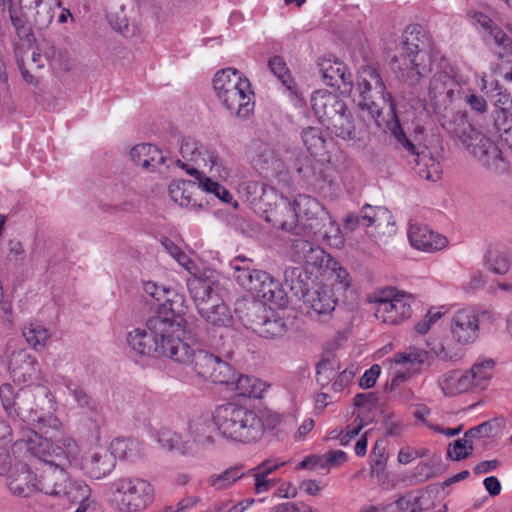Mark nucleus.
Segmentation results:
<instances>
[{
  "label": "nucleus",
  "instance_id": "f257e3e1",
  "mask_svg": "<svg viewBox=\"0 0 512 512\" xmlns=\"http://www.w3.org/2000/svg\"><path fill=\"white\" fill-rule=\"evenodd\" d=\"M399 58H395L393 66L398 77L411 86L423 84L424 101L427 103L425 111L451 104L460 94V90L469 82V77L461 73L460 69L448 58L437 51L426 52L418 46L406 41Z\"/></svg>",
  "mask_w": 512,
  "mask_h": 512
},
{
  "label": "nucleus",
  "instance_id": "f03ea898",
  "mask_svg": "<svg viewBox=\"0 0 512 512\" xmlns=\"http://www.w3.org/2000/svg\"><path fill=\"white\" fill-rule=\"evenodd\" d=\"M180 155L177 164L194 179L174 180L169 184L168 192L173 202L190 210L202 209L203 203L196 194L197 188L224 203L233 200L232 194L218 182H232L233 169L214 150L186 137L181 142Z\"/></svg>",
  "mask_w": 512,
  "mask_h": 512
},
{
  "label": "nucleus",
  "instance_id": "7ed1b4c3",
  "mask_svg": "<svg viewBox=\"0 0 512 512\" xmlns=\"http://www.w3.org/2000/svg\"><path fill=\"white\" fill-rule=\"evenodd\" d=\"M247 201L253 210L273 227L305 237L327 210L313 197L300 194L293 201L278 194L271 186L255 181L244 186Z\"/></svg>",
  "mask_w": 512,
  "mask_h": 512
},
{
  "label": "nucleus",
  "instance_id": "20e7f679",
  "mask_svg": "<svg viewBox=\"0 0 512 512\" xmlns=\"http://www.w3.org/2000/svg\"><path fill=\"white\" fill-rule=\"evenodd\" d=\"M188 310L185 296L170 289L168 296L162 304L160 315L150 317L145 328H135L128 332L126 340L132 352L141 356H157L168 358L164 350L171 346L170 340L174 334V326L178 325L183 333L179 339L183 344L187 342V323L184 316ZM173 346H178L173 343Z\"/></svg>",
  "mask_w": 512,
  "mask_h": 512
},
{
  "label": "nucleus",
  "instance_id": "39448f33",
  "mask_svg": "<svg viewBox=\"0 0 512 512\" xmlns=\"http://www.w3.org/2000/svg\"><path fill=\"white\" fill-rule=\"evenodd\" d=\"M212 420L221 437L250 444L259 441L266 430L275 429L281 422V415L269 409L227 403L215 408Z\"/></svg>",
  "mask_w": 512,
  "mask_h": 512
},
{
  "label": "nucleus",
  "instance_id": "423d86ee",
  "mask_svg": "<svg viewBox=\"0 0 512 512\" xmlns=\"http://www.w3.org/2000/svg\"><path fill=\"white\" fill-rule=\"evenodd\" d=\"M59 447V440L50 442L36 431L23 429L20 437L14 442L12 449L14 453H26L33 455L46 464L42 473L37 475V493L48 496L61 497L64 485L68 482L67 474L72 472V467H64L57 464L52 457V450Z\"/></svg>",
  "mask_w": 512,
  "mask_h": 512
},
{
  "label": "nucleus",
  "instance_id": "0eeeda50",
  "mask_svg": "<svg viewBox=\"0 0 512 512\" xmlns=\"http://www.w3.org/2000/svg\"><path fill=\"white\" fill-rule=\"evenodd\" d=\"M174 328L175 331H173L174 334L170 344L174 343L178 346H166L164 351L168 353V359L189 368L201 379L224 384L231 390L238 375L232 367L208 351L194 348L189 344H183L179 339V335L183 333V330L178 325L174 326Z\"/></svg>",
  "mask_w": 512,
  "mask_h": 512
},
{
  "label": "nucleus",
  "instance_id": "6e6552de",
  "mask_svg": "<svg viewBox=\"0 0 512 512\" xmlns=\"http://www.w3.org/2000/svg\"><path fill=\"white\" fill-rule=\"evenodd\" d=\"M354 101L358 107L367 111L378 127L399 122L396 104L379 72L372 66H363L358 72Z\"/></svg>",
  "mask_w": 512,
  "mask_h": 512
},
{
  "label": "nucleus",
  "instance_id": "1a4fd4ad",
  "mask_svg": "<svg viewBox=\"0 0 512 512\" xmlns=\"http://www.w3.org/2000/svg\"><path fill=\"white\" fill-rule=\"evenodd\" d=\"M54 461L64 467H72L73 471H81L83 475L100 480L109 476L115 469V457L108 447L91 448L81 457L80 447L71 437L59 439V447L52 450Z\"/></svg>",
  "mask_w": 512,
  "mask_h": 512
},
{
  "label": "nucleus",
  "instance_id": "9d476101",
  "mask_svg": "<svg viewBox=\"0 0 512 512\" xmlns=\"http://www.w3.org/2000/svg\"><path fill=\"white\" fill-rule=\"evenodd\" d=\"M443 127L466 147L470 154L485 168L500 173L507 164L498 146L478 131L464 113H457L452 120L443 123Z\"/></svg>",
  "mask_w": 512,
  "mask_h": 512
},
{
  "label": "nucleus",
  "instance_id": "9b49d317",
  "mask_svg": "<svg viewBox=\"0 0 512 512\" xmlns=\"http://www.w3.org/2000/svg\"><path fill=\"white\" fill-rule=\"evenodd\" d=\"M213 88L218 100L231 114L246 119L253 113L251 84L237 69L218 71L213 78Z\"/></svg>",
  "mask_w": 512,
  "mask_h": 512
},
{
  "label": "nucleus",
  "instance_id": "f8f14e48",
  "mask_svg": "<svg viewBox=\"0 0 512 512\" xmlns=\"http://www.w3.org/2000/svg\"><path fill=\"white\" fill-rule=\"evenodd\" d=\"M105 497L117 512H142L153 503L155 489L145 478L122 476L106 485Z\"/></svg>",
  "mask_w": 512,
  "mask_h": 512
},
{
  "label": "nucleus",
  "instance_id": "ddd939ff",
  "mask_svg": "<svg viewBox=\"0 0 512 512\" xmlns=\"http://www.w3.org/2000/svg\"><path fill=\"white\" fill-rule=\"evenodd\" d=\"M187 286L199 315L207 324L220 328L233 325L232 312L221 298L216 281L194 277L188 279Z\"/></svg>",
  "mask_w": 512,
  "mask_h": 512
},
{
  "label": "nucleus",
  "instance_id": "4468645a",
  "mask_svg": "<svg viewBox=\"0 0 512 512\" xmlns=\"http://www.w3.org/2000/svg\"><path fill=\"white\" fill-rule=\"evenodd\" d=\"M0 398L7 414L13 418H19L27 427L39 434H47L48 429L57 430L60 427V421L52 414H39L38 411L30 407L33 400V394L29 389L20 390L15 393L11 384L5 383L0 387Z\"/></svg>",
  "mask_w": 512,
  "mask_h": 512
},
{
  "label": "nucleus",
  "instance_id": "2eb2a0df",
  "mask_svg": "<svg viewBox=\"0 0 512 512\" xmlns=\"http://www.w3.org/2000/svg\"><path fill=\"white\" fill-rule=\"evenodd\" d=\"M291 274L297 277V280H291L290 288L300 302V309L312 319L330 317L338 303L333 288L321 283L308 287L302 279V271L298 268L293 269Z\"/></svg>",
  "mask_w": 512,
  "mask_h": 512
},
{
  "label": "nucleus",
  "instance_id": "dca6fc26",
  "mask_svg": "<svg viewBox=\"0 0 512 512\" xmlns=\"http://www.w3.org/2000/svg\"><path fill=\"white\" fill-rule=\"evenodd\" d=\"M374 305V317L387 326H400L413 315L415 297L404 290L386 287L376 290L369 296Z\"/></svg>",
  "mask_w": 512,
  "mask_h": 512
},
{
  "label": "nucleus",
  "instance_id": "f3484780",
  "mask_svg": "<svg viewBox=\"0 0 512 512\" xmlns=\"http://www.w3.org/2000/svg\"><path fill=\"white\" fill-rule=\"evenodd\" d=\"M486 315L490 321L494 316L489 311H479L474 307H461L456 309L449 322V333L452 342L459 347L474 344L480 337V315Z\"/></svg>",
  "mask_w": 512,
  "mask_h": 512
},
{
  "label": "nucleus",
  "instance_id": "a211bd4d",
  "mask_svg": "<svg viewBox=\"0 0 512 512\" xmlns=\"http://www.w3.org/2000/svg\"><path fill=\"white\" fill-rule=\"evenodd\" d=\"M388 131L398 144L413 157L415 170L419 177L435 182L440 179V162L427 150L418 151V148L406 136L399 122L393 121L388 125Z\"/></svg>",
  "mask_w": 512,
  "mask_h": 512
},
{
  "label": "nucleus",
  "instance_id": "6ab92c4d",
  "mask_svg": "<svg viewBox=\"0 0 512 512\" xmlns=\"http://www.w3.org/2000/svg\"><path fill=\"white\" fill-rule=\"evenodd\" d=\"M427 359L428 353L424 349L411 346L384 361L383 366L390 378V389L394 390L405 382Z\"/></svg>",
  "mask_w": 512,
  "mask_h": 512
},
{
  "label": "nucleus",
  "instance_id": "aec40b11",
  "mask_svg": "<svg viewBox=\"0 0 512 512\" xmlns=\"http://www.w3.org/2000/svg\"><path fill=\"white\" fill-rule=\"evenodd\" d=\"M361 225L376 243L385 244L397 233L394 216L383 206L364 205L361 208Z\"/></svg>",
  "mask_w": 512,
  "mask_h": 512
},
{
  "label": "nucleus",
  "instance_id": "412c9836",
  "mask_svg": "<svg viewBox=\"0 0 512 512\" xmlns=\"http://www.w3.org/2000/svg\"><path fill=\"white\" fill-rule=\"evenodd\" d=\"M332 134L345 141L350 147L364 149L370 141L369 132L365 127H356L352 113L348 108L335 116L326 126Z\"/></svg>",
  "mask_w": 512,
  "mask_h": 512
},
{
  "label": "nucleus",
  "instance_id": "4be33fe9",
  "mask_svg": "<svg viewBox=\"0 0 512 512\" xmlns=\"http://www.w3.org/2000/svg\"><path fill=\"white\" fill-rule=\"evenodd\" d=\"M251 163L266 178L278 177L286 169L285 161L279 157L275 148L262 142L253 145Z\"/></svg>",
  "mask_w": 512,
  "mask_h": 512
},
{
  "label": "nucleus",
  "instance_id": "5701e85b",
  "mask_svg": "<svg viewBox=\"0 0 512 512\" xmlns=\"http://www.w3.org/2000/svg\"><path fill=\"white\" fill-rule=\"evenodd\" d=\"M236 282L252 296L259 293L262 281L267 279V272L256 269L253 261L244 256H237L229 263Z\"/></svg>",
  "mask_w": 512,
  "mask_h": 512
},
{
  "label": "nucleus",
  "instance_id": "b1692460",
  "mask_svg": "<svg viewBox=\"0 0 512 512\" xmlns=\"http://www.w3.org/2000/svg\"><path fill=\"white\" fill-rule=\"evenodd\" d=\"M467 19L478 32L483 34L484 40H492L497 47L505 51L512 48V40L509 36L485 13L470 10L467 12Z\"/></svg>",
  "mask_w": 512,
  "mask_h": 512
},
{
  "label": "nucleus",
  "instance_id": "393cba45",
  "mask_svg": "<svg viewBox=\"0 0 512 512\" xmlns=\"http://www.w3.org/2000/svg\"><path fill=\"white\" fill-rule=\"evenodd\" d=\"M314 239L301 237L292 242L291 255L295 262L305 264L311 268H321L332 260L318 245L312 243Z\"/></svg>",
  "mask_w": 512,
  "mask_h": 512
},
{
  "label": "nucleus",
  "instance_id": "a878e982",
  "mask_svg": "<svg viewBox=\"0 0 512 512\" xmlns=\"http://www.w3.org/2000/svg\"><path fill=\"white\" fill-rule=\"evenodd\" d=\"M408 239L412 247L427 253L442 250L448 245V240L445 236L420 224L410 225Z\"/></svg>",
  "mask_w": 512,
  "mask_h": 512
},
{
  "label": "nucleus",
  "instance_id": "bb28decb",
  "mask_svg": "<svg viewBox=\"0 0 512 512\" xmlns=\"http://www.w3.org/2000/svg\"><path fill=\"white\" fill-rule=\"evenodd\" d=\"M311 105L314 114L324 126L347 107L337 95L328 90L315 91L311 97Z\"/></svg>",
  "mask_w": 512,
  "mask_h": 512
},
{
  "label": "nucleus",
  "instance_id": "cd10ccee",
  "mask_svg": "<svg viewBox=\"0 0 512 512\" xmlns=\"http://www.w3.org/2000/svg\"><path fill=\"white\" fill-rule=\"evenodd\" d=\"M9 368L14 382L19 384L31 383L38 378L40 372L37 361L24 350L12 354Z\"/></svg>",
  "mask_w": 512,
  "mask_h": 512
},
{
  "label": "nucleus",
  "instance_id": "c85d7f7f",
  "mask_svg": "<svg viewBox=\"0 0 512 512\" xmlns=\"http://www.w3.org/2000/svg\"><path fill=\"white\" fill-rule=\"evenodd\" d=\"M207 430L208 427L204 422H191L188 426L187 432L184 434L182 454H198L199 452L212 447L215 440Z\"/></svg>",
  "mask_w": 512,
  "mask_h": 512
},
{
  "label": "nucleus",
  "instance_id": "c756f323",
  "mask_svg": "<svg viewBox=\"0 0 512 512\" xmlns=\"http://www.w3.org/2000/svg\"><path fill=\"white\" fill-rule=\"evenodd\" d=\"M494 369L493 359L479 357L468 370H465L471 391L485 390L493 378Z\"/></svg>",
  "mask_w": 512,
  "mask_h": 512
},
{
  "label": "nucleus",
  "instance_id": "7c9ffc66",
  "mask_svg": "<svg viewBox=\"0 0 512 512\" xmlns=\"http://www.w3.org/2000/svg\"><path fill=\"white\" fill-rule=\"evenodd\" d=\"M319 70L326 85L340 88L342 84L347 89H351L352 76L347 72V67L343 62L323 59L319 63Z\"/></svg>",
  "mask_w": 512,
  "mask_h": 512
},
{
  "label": "nucleus",
  "instance_id": "2f4dec72",
  "mask_svg": "<svg viewBox=\"0 0 512 512\" xmlns=\"http://www.w3.org/2000/svg\"><path fill=\"white\" fill-rule=\"evenodd\" d=\"M131 160L148 171H153L165 161L163 152L150 143L137 144L130 150Z\"/></svg>",
  "mask_w": 512,
  "mask_h": 512
},
{
  "label": "nucleus",
  "instance_id": "473e14b6",
  "mask_svg": "<svg viewBox=\"0 0 512 512\" xmlns=\"http://www.w3.org/2000/svg\"><path fill=\"white\" fill-rule=\"evenodd\" d=\"M483 265L495 275H506L512 266V254L500 245L490 244L484 253Z\"/></svg>",
  "mask_w": 512,
  "mask_h": 512
},
{
  "label": "nucleus",
  "instance_id": "72a5a7b5",
  "mask_svg": "<svg viewBox=\"0 0 512 512\" xmlns=\"http://www.w3.org/2000/svg\"><path fill=\"white\" fill-rule=\"evenodd\" d=\"M305 237L313 238L316 241L320 239L325 240L334 247H342L344 244L340 226L332 219L328 211L327 219H324L323 216L319 218L318 225L313 226V230L311 229V232Z\"/></svg>",
  "mask_w": 512,
  "mask_h": 512
},
{
  "label": "nucleus",
  "instance_id": "f704fd0d",
  "mask_svg": "<svg viewBox=\"0 0 512 512\" xmlns=\"http://www.w3.org/2000/svg\"><path fill=\"white\" fill-rule=\"evenodd\" d=\"M270 388L267 382L250 375H237L230 391L240 397L261 399Z\"/></svg>",
  "mask_w": 512,
  "mask_h": 512
},
{
  "label": "nucleus",
  "instance_id": "c9c22d12",
  "mask_svg": "<svg viewBox=\"0 0 512 512\" xmlns=\"http://www.w3.org/2000/svg\"><path fill=\"white\" fill-rule=\"evenodd\" d=\"M437 383L442 393L448 397H454L471 391L465 371H447L438 378Z\"/></svg>",
  "mask_w": 512,
  "mask_h": 512
},
{
  "label": "nucleus",
  "instance_id": "e433bc0d",
  "mask_svg": "<svg viewBox=\"0 0 512 512\" xmlns=\"http://www.w3.org/2000/svg\"><path fill=\"white\" fill-rule=\"evenodd\" d=\"M489 429V425L483 423L467 431L463 438L456 440L453 445L449 446V457L456 461L467 458L473 449L472 439L478 438L481 435H487Z\"/></svg>",
  "mask_w": 512,
  "mask_h": 512
},
{
  "label": "nucleus",
  "instance_id": "4c0bfd02",
  "mask_svg": "<svg viewBox=\"0 0 512 512\" xmlns=\"http://www.w3.org/2000/svg\"><path fill=\"white\" fill-rule=\"evenodd\" d=\"M413 512H447V505L437 488H428L414 492Z\"/></svg>",
  "mask_w": 512,
  "mask_h": 512
},
{
  "label": "nucleus",
  "instance_id": "58836bf2",
  "mask_svg": "<svg viewBox=\"0 0 512 512\" xmlns=\"http://www.w3.org/2000/svg\"><path fill=\"white\" fill-rule=\"evenodd\" d=\"M254 297L277 307H284L287 304L286 293L281 284L268 273L267 279L260 285L259 293H256Z\"/></svg>",
  "mask_w": 512,
  "mask_h": 512
},
{
  "label": "nucleus",
  "instance_id": "ea45409f",
  "mask_svg": "<svg viewBox=\"0 0 512 512\" xmlns=\"http://www.w3.org/2000/svg\"><path fill=\"white\" fill-rule=\"evenodd\" d=\"M108 448L115 457V464L117 460L134 461L142 454V445L136 439L117 438L111 441Z\"/></svg>",
  "mask_w": 512,
  "mask_h": 512
},
{
  "label": "nucleus",
  "instance_id": "a19ab883",
  "mask_svg": "<svg viewBox=\"0 0 512 512\" xmlns=\"http://www.w3.org/2000/svg\"><path fill=\"white\" fill-rule=\"evenodd\" d=\"M22 334L27 343L34 349L43 348L51 336L49 330L37 322L26 325L23 328Z\"/></svg>",
  "mask_w": 512,
  "mask_h": 512
},
{
  "label": "nucleus",
  "instance_id": "79ce46f5",
  "mask_svg": "<svg viewBox=\"0 0 512 512\" xmlns=\"http://www.w3.org/2000/svg\"><path fill=\"white\" fill-rule=\"evenodd\" d=\"M243 476L244 472L240 468L230 467L221 473L212 474L208 478V483L215 490H224L230 488Z\"/></svg>",
  "mask_w": 512,
  "mask_h": 512
},
{
  "label": "nucleus",
  "instance_id": "37998d69",
  "mask_svg": "<svg viewBox=\"0 0 512 512\" xmlns=\"http://www.w3.org/2000/svg\"><path fill=\"white\" fill-rule=\"evenodd\" d=\"M255 331L264 338H278L286 334L287 325L280 317H268L261 323H257Z\"/></svg>",
  "mask_w": 512,
  "mask_h": 512
},
{
  "label": "nucleus",
  "instance_id": "c03bdc74",
  "mask_svg": "<svg viewBox=\"0 0 512 512\" xmlns=\"http://www.w3.org/2000/svg\"><path fill=\"white\" fill-rule=\"evenodd\" d=\"M301 136L311 155H320L324 151L327 139L320 128L307 127L302 131Z\"/></svg>",
  "mask_w": 512,
  "mask_h": 512
},
{
  "label": "nucleus",
  "instance_id": "a18cd8bd",
  "mask_svg": "<svg viewBox=\"0 0 512 512\" xmlns=\"http://www.w3.org/2000/svg\"><path fill=\"white\" fill-rule=\"evenodd\" d=\"M142 290L143 296L149 300V303L156 307L160 313L162 310V304L165 302L170 288L159 285L153 281H143Z\"/></svg>",
  "mask_w": 512,
  "mask_h": 512
},
{
  "label": "nucleus",
  "instance_id": "49530a36",
  "mask_svg": "<svg viewBox=\"0 0 512 512\" xmlns=\"http://www.w3.org/2000/svg\"><path fill=\"white\" fill-rule=\"evenodd\" d=\"M339 362L336 358L323 359L317 365V382L322 387L330 385L339 371Z\"/></svg>",
  "mask_w": 512,
  "mask_h": 512
},
{
  "label": "nucleus",
  "instance_id": "de8ad7c7",
  "mask_svg": "<svg viewBox=\"0 0 512 512\" xmlns=\"http://www.w3.org/2000/svg\"><path fill=\"white\" fill-rule=\"evenodd\" d=\"M91 493L90 487L83 481H68L64 485V491L61 497H66L71 502L83 503Z\"/></svg>",
  "mask_w": 512,
  "mask_h": 512
},
{
  "label": "nucleus",
  "instance_id": "09e8293b",
  "mask_svg": "<svg viewBox=\"0 0 512 512\" xmlns=\"http://www.w3.org/2000/svg\"><path fill=\"white\" fill-rule=\"evenodd\" d=\"M270 71L282 82L288 90L293 89L294 82L291 78L290 71L286 62L280 56H273L268 61Z\"/></svg>",
  "mask_w": 512,
  "mask_h": 512
},
{
  "label": "nucleus",
  "instance_id": "8fccbe9b",
  "mask_svg": "<svg viewBox=\"0 0 512 512\" xmlns=\"http://www.w3.org/2000/svg\"><path fill=\"white\" fill-rule=\"evenodd\" d=\"M447 312L445 306L431 307L425 316L415 324V331L421 335L429 332L431 327L438 322Z\"/></svg>",
  "mask_w": 512,
  "mask_h": 512
},
{
  "label": "nucleus",
  "instance_id": "3c124183",
  "mask_svg": "<svg viewBox=\"0 0 512 512\" xmlns=\"http://www.w3.org/2000/svg\"><path fill=\"white\" fill-rule=\"evenodd\" d=\"M157 442L167 450H177L182 453L184 435H179L170 429L162 428L157 432Z\"/></svg>",
  "mask_w": 512,
  "mask_h": 512
},
{
  "label": "nucleus",
  "instance_id": "603ef678",
  "mask_svg": "<svg viewBox=\"0 0 512 512\" xmlns=\"http://www.w3.org/2000/svg\"><path fill=\"white\" fill-rule=\"evenodd\" d=\"M365 423L362 419L356 418L351 424H349L345 430H333L330 433L331 439H337L340 443V445H348L352 439H354L362 428L364 427Z\"/></svg>",
  "mask_w": 512,
  "mask_h": 512
},
{
  "label": "nucleus",
  "instance_id": "864d4df0",
  "mask_svg": "<svg viewBox=\"0 0 512 512\" xmlns=\"http://www.w3.org/2000/svg\"><path fill=\"white\" fill-rule=\"evenodd\" d=\"M12 441V429L4 420L0 419V459H10L8 448Z\"/></svg>",
  "mask_w": 512,
  "mask_h": 512
},
{
  "label": "nucleus",
  "instance_id": "5fc2aeb1",
  "mask_svg": "<svg viewBox=\"0 0 512 512\" xmlns=\"http://www.w3.org/2000/svg\"><path fill=\"white\" fill-rule=\"evenodd\" d=\"M371 468L373 471H381L384 469L387 456L385 447L382 442L377 441L372 449L371 455Z\"/></svg>",
  "mask_w": 512,
  "mask_h": 512
},
{
  "label": "nucleus",
  "instance_id": "6e6d98bb",
  "mask_svg": "<svg viewBox=\"0 0 512 512\" xmlns=\"http://www.w3.org/2000/svg\"><path fill=\"white\" fill-rule=\"evenodd\" d=\"M465 102L470 106V108L480 114H484L488 110L487 101L483 96L477 95L471 89L467 90L465 95Z\"/></svg>",
  "mask_w": 512,
  "mask_h": 512
},
{
  "label": "nucleus",
  "instance_id": "4d7b16f0",
  "mask_svg": "<svg viewBox=\"0 0 512 512\" xmlns=\"http://www.w3.org/2000/svg\"><path fill=\"white\" fill-rule=\"evenodd\" d=\"M355 376L353 369H345L337 372L336 378L331 383L332 389L335 392H341L352 381Z\"/></svg>",
  "mask_w": 512,
  "mask_h": 512
},
{
  "label": "nucleus",
  "instance_id": "13d9d810",
  "mask_svg": "<svg viewBox=\"0 0 512 512\" xmlns=\"http://www.w3.org/2000/svg\"><path fill=\"white\" fill-rule=\"evenodd\" d=\"M253 502V499H247L239 502L226 500L219 502V505L221 512H244L253 504Z\"/></svg>",
  "mask_w": 512,
  "mask_h": 512
},
{
  "label": "nucleus",
  "instance_id": "bf43d9fd",
  "mask_svg": "<svg viewBox=\"0 0 512 512\" xmlns=\"http://www.w3.org/2000/svg\"><path fill=\"white\" fill-rule=\"evenodd\" d=\"M414 508V492H410L403 497H400L392 505H390V512H413Z\"/></svg>",
  "mask_w": 512,
  "mask_h": 512
},
{
  "label": "nucleus",
  "instance_id": "052dcab7",
  "mask_svg": "<svg viewBox=\"0 0 512 512\" xmlns=\"http://www.w3.org/2000/svg\"><path fill=\"white\" fill-rule=\"evenodd\" d=\"M331 269L335 281L340 284L343 289H347L351 284L349 273L345 268L340 266L337 262L331 261Z\"/></svg>",
  "mask_w": 512,
  "mask_h": 512
},
{
  "label": "nucleus",
  "instance_id": "680f3d73",
  "mask_svg": "<svg viewBox=\"0 0 512 512\" xmlns=\"http://www.w3.org/2000/svg\"><path fill=\"white\" fill-rule=\"evenodd\" d=\"M381 373V367L377 364L371 366L370 369L366 370L359 381V385L362 388H371L376 383L377 378Z\"/></svg>",
  "mask_w": 512,
  "mask_h": 512
},
{
  "label": "nucleus",
  "instance_id": "e2e57ef3",
  "mask_svg": "<svg viewBox=\"0 0 512 512\" xmlns=\"http://www.w3.org/2000/svg\"><path fill=\"white\" fill-rule=\"evenodd\" d=\"M327 469L326 463H325V457H321L318 455H310L303 459L301 462L298 463L297 469Z\"/></svg>",
  "mask_w": 512,
  "mask_h": 512
},
{
  "label": "nucleus",
  "instance_id": "0e129e2a",
  "mask_svg": "<svg viewBox=\"0 0 512 512\" xmlns=\"http://www.w3.org/2000/svg\"><path fill=\"white\" fill-rule=\"evenodd\" d=\"M486 276L481 271L474 272L470 279L463 284V289L472 292L481 289L486 284Z\"/></svg>",
  "mask_w": 512,
  "mask_h": 512
},
{
  "label": "nucleus",
  "instance_id": "69168bd1",
  "mask_svg": "<svg viewBox=\"0 0 512 512\" xmlns=\"http://www.w3.org/2000/svg\"><path fill=\"white\" fill-rule=\"evenodd\" d=\"M107 18H108L110 25L112 26V28L114 30H116L118 32H123V31L127 30L128 20H127L126 16L123 14V8H121L120 12L109 13Z\"/></svg>",
  "mask_w": 512,
  "mask_h": 512
},
{
  "label": "nucleus",
  "instance_id": "338daca9",
  "mask_svg": "<svg viewBox=\"0 0 512 512\" xmlns=\"http://www.w3.org/2000/svg\"><path fill=\"white\" fill-rule=\"evenodd\" d=\"M324 487H325L324 483L314 480V479H309V480L303 481L300 484L299 488L302 492H304L310 496H317L321 493V491L324 489Z\"/></svg>",
  "mask_w": 512,
  "mask_h": 512
},
{
  "label": "nucleus",
  "instance_id": "774afa93",
  "mask_svg": "<svg viewBox=\"0 0 512 512\" xmlns=\"http://www.w3.org/2000/svg\"><path fill=\"white\" fill-rule=\"evenodd\" d=\"M286 462L281 461L279 459H268L263 461L261 464H259L255 471H258L266 476H269L274 471L279 469L280 467L284 466Z\"/></svg>",
  "mask_w": 512,
  "mask_h": 512
}]
</instances>
